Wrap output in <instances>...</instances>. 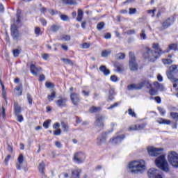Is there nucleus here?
Wrapping results in <instances>:
<instances>
[{"instance_id": "nucleus-36", "label": "nucleus", "mask_w": 178, "mask_h": 178, "mask_svg": "<svg viewBox=\"0 0 178 178\" xmlns=\"http://www.w3.org/2000/svg\"><path fill=\"white\" fill-rule=\"evenodd\" d=\"M169 49H172L173 51H177V49H178V44H170Z\"/></svg>"}, {"instance_id": "nucleus-25", "label": "nucleus", "mask_w": 178, "mask_h": 178, "mask_svg": "<svg viewBox=\"0 0 178 178\" xmlns=\"http://www.w3.org/2000/svg\"><path fill=\"white\" fill-rule=\"evenodd\" d=\"M56 95V92H55V90H52L51 92V95H49L47 96V99L49 101H54V99H55Z\"/></svg>"}, {"instance_id": "nucleus-55", "label": "nucleus", "mask_w": 178, "mask_h": 178, "mask_svg": "<svg viewBox=\"0 0 178 178\" xmlns=\"http://www.w3.org/2000/svg\"><path fill=\"white\" fill-rule=\"evenodd\" d=\"M103 143H104V138H97V145H102Z\"/></svg>"}, {"instance_id": "nucleus-14", "label": "nucleus", "mask_w": 178, "mask_h": 178, "mask_svg": "<svg viewBox=\"0 0 178 178\" xmlns=\"http://www.w3.org/2000/svg\"><path fill=\"white\" fill-rule=\"evenodd\" d=\"M81 155V153L74 154L73 160L75 163H82V162H84V158H82Z\"/></svg>"}, {"instance_id": "nucleus-29", "label": "nucleus", "mask_w": 178, "mask_h": 178, "mask_svg": "<svg viewBox=\"0 0 178 178\" xmlns=\"http://www.w3.org/2000/svg\"><path fill=\"white\" fill-rule=\"evenodd\" d=\"M163 63L165 65H172V63H173V60L170 58H165V59H163Z\"/></svg>"}, {"instance_id": "nucleus-53", "label": "nucleus", "mask_w": 178, "mask_h": 178, "mask_svg": "<svg viewBox=\"0 0 178 178\" xmlns=\"http://www.w3.org/2000/svg\"><path fill=\"white\" fill-rule=\"evenodd\" d=\"M128 112H129V115H131V116L136 118V113H134L131 108H129L128 110Z\"/></svg>"}, {"instance_id": "nucleus-9", "label": "nucleus", "mask_w": 178, "mask_h": 178, "mask_svg": "<svg viewBox=\"0 0 178 178\" xmlns=\"http://www.w3.org/2000/svg\"><path fill=\"white\" fill-rule=\"evenodd\" d=\"M30 70H31V73L33 76H38L40 72H42V68H41V67H37L34 64H31Z\"/></svg>"}, {"instance_id": "nucleus-41", "label": "nucleus", "mask_w": 178, "mask_h": 178, "mask_svg": "<svg viewBox=\"0 0 178 178\" xmlns=\"http://www.w3.org/2000/svg\"><path fill=\"white\" fill-rule=\"evenodd\" d=\"M170 116H171V118H172V119H175L176 120H178V113H175V112L172 111L170 113Z\"/></svg>"}, {"instance_id": "nucleus-21", "label": "nucleus", "mask_w": 178, "mask_h": 178, "mask_svg": "<svg viewBox=\"0 0 178 178\" xmlns=\"http://www.w3.org/2000/svg\"><path fill=\"white\" fill-rule=\"evenodd\" d=\"M38 169L42 176H44V170H45V163L42 161L38 165Z\"/></svg>"}, {"instance_id": "nucleus-12", "label": "nucleus", "mask_w": 178, "mask_h": 178, "mask_svg": "<svg viewBox=\"0 0 178 178\" xmlns=\"http://www.w3.org/2000/svg\"><path fill=\"white\" fill-rule=\"evenodd\" d=\"M123 140H124V135H122L117 138H113L110 140V143L112 145H116L117 144H120Z\"/></svg>"}, {"instance_id": "nucleus-44", "label": "nucleus", "mask_w": 178, "mask_h": 178, "mask_svg": "<svg viewBox=\"0 0 178 178\" xmlns=\"http://www.w3.org/2000/svg\"><path fill=\"white\" fill-rule=\"evenodd\" d=\"M13 54L15 58H17V56H19V55H20V50H19V49H14L13 51Z\"/></svg>"}, {"instance_id": "nucleus-47", "label": "nucleus", "mask_w": 178, "mask_h": 178, "mask_svg": "<svg viewBox=\"0 0 178 178\" xmlns=\"http://www.w3.org/2000/svg\"><path fill=\"white\" fill-rule=\"evenodd\" d=\"M20 13H22V11L20 10H18L17 11V24L20 22Z\"/></svg>"}, {"instance_id": "nucleus-56", "label": "nucleus", "mask_w": 178, "mask_h": 178, "mask_svg": "<svg viewBox=\"0 0 178 178\" xmlns=\"http://www.w3.org/2000/svg\"><path fill=\"white\" fill-rule=\"evenodd\" d=\"M120 103H115L114 104L111 105L110 107H108L107 109H113V108H116V106H119Z\"/></svg>"}, {"instance_id": "nucleus-39", "label": "nucleus", "mask_w": 178, "mask_h": 178, "mask_svg": "<svg viewBox=\"0 0 178 178\" xmlns=\"http://www.w3.org/2000/svg\"><path fill=\"white\" fill-rule=\"evenodd\" d=\"M140 38L141 40H147V35H145V30H142L140 33Z\"/></svg>"}, {"instance_id": "nucleus-52", "label": "nucleus", "mask_w": 178, "mask_h": 178, "mask_svg": "<svg viewBox=\"0 0 178 178\" xmlns=\"http://www.w3.org/2000/svg\"><path fill=\"white\" fill-rule=\"evenodd\" d=\"M27 99H28L29 104L30 105H32L33 104V99L31 98V95H27Z\"/></svg>"}, {"instance_id": "nucleus-46", "label": "nucleus", "mask_w": 178, "mask_h": 178, "mask_svg": "<svg viewBox=\"0 0 178 178\" xmlns=\"http://www.w3.org/2000/svg\"><path fill=\"white\" fill-rule=\"evenodd\" d=\"M104 26H105V24L104 22L99 23L97 26V30L101 31L102 29H104Z\"/></svg>"}, {"instance_id": "nucleus-34", "label": "nucleus", "mask_w": 178, "mask_h": 178, "mask_svg": "<svg viewBox=\"0 0 178 178\" xmlns=\"http://www.w3.org/2000/svg\"><path fill=\"white\" fill-rule=\"evenodd\" d=\"M158 111L161 116H165V115H166V111L165 108L162 107H158Z\"/></svg>"}, {"instance_id": "nucleus-62", "label": "nucleus", "mask_w": 178, "mask_h": 178, "mask_svg": "<svg viewBox=\"0 0 178 178\" xmlns=\"http://www.w3.org/2000/svg\"><path fill=\"white\" fill-rule=\"evenodd\" d=\"M169 111H170L171 112H176V111H177V108L175 107V106H170L168 108Z\"/></svg>"}, {"instance_id": "nucleus-59", "label": "nucleus", "mask_w": 178, "mask_h": 178, "mask_svg": "<svg viewBox=\"0 0 178 178\" xmlns=\"http://www.w3.org/2000/svg\"><path fill=\"white\" fill-rule=\"evenodd\" d=\"M11 156L10 155H8L5 159H4V162L6 163V165H8V163L9 162V159H10Z\"/></svg>"}, {"instance_id": "nucleus-33", "label": "nucleus", "mask_w": 178, "mask_h": 178, "mask_svg": "<svg viewBox=\"0 0 178 178\" xmlns=\"http://www.w3.org/2000/svg\"><path fill=\"white\" fill-rule=\"evenodd\" d=\"M67 5H74L76 6L77 5V0H66L65 2Z\"/></svg>"}, {"instance_id": "nucleus-61", "label": "nucleus", "mask_w": 178, "mask_h": 178, "mask_svg": "<svg viewBox=\"0 0 178 178\" xmlns=\"http://www.w3.org/2000/svg\"><path fill=\"white\" fill-rule=\"evenodd\" d=\"M17 121L19 122V123H22V122H23V116L19 115V114L17 115Z\"/></svg>"}, {"instance_id": "nucleus-31", "label": "nucleus", "mask_w": 178, "mask_h": 178, "mask_svg": "<svg viewBox=\"0 0 178 178\" xmlns=\"http://www.w3.org/2000/svg\"><path fill=\"white\" fill-rule=\"evenodd\" d=\"M62 62L65 63V65H71V66H73V62L72 60L68 58H61Z\"/></svg>"}, {"instance_id": "nucleus-6", "label": "nucleus", "mask_w": 178, "mask_h": 178, "mask_svg": "<svg viewBox=\"0 0 178 178\" xmlns=\"http://www.w3.org/2000/svg\"><path fill=\"white\" fill-rule=\"evenodd\" d=\"M129 69L130 70L136 71L138 69V64L136 61V56H134V53L129 51Z\"/></svg>"}, {"instance_id": "nucleus-43", "label": "nucleus", "mask_w": 178, "mask_h": 178, "mask_svg": "<svg viewBox=\"0 0 178 178\" xmlns=\"http://www.w3.org/2000/svg\"><path fill=\"white\" fill-rule=\"evenodd\" d=\"M81 48H82L83 49H87L90 48V43L85 42L81 44Z\"/></svg>"}, {"instance_id": "nucleus-19", "label": "nucleus", "mask_w": 178, "mask_h": 178, "mask_svg": "<svg viewBox=\"0 0 178 178\" xmlns=\"http://www.w3.org/2000/svg\"><path fill=\"white\" fill-rule=\"evenodd\" d=\"M99 70L103 73L104 76H109V74H111V71H109L108 68L105 67V65H102L99 67Z\"/></svg>"}, {"instance_id": "nucleus-58", "label": "nucleus", "mask_w": 178, "mask_h": 178, "mask_svg": "<svg viewBox=\"0 0 178 178\" xmlns=\"http://www.w3.org/2000/svg\"><path fill=\"white\" fill-rule=\"evenodd\" d=\"M155 12H156V9L147 10V13H149L150 15H152V17H154V15Z\"/></svg>"}, {"instance_id": "nucleus-3", "label": "nucleus", "mask_w": 178, "mask_h": 178, "mask_svg": "<svg viewBox=\"0 0 178 178\" xmlns=\"http://www.w3.org/2000/svg\"><path fill=\"white\" fill-rule=\"evenodd\" d=\"M156 166L163 170V172H168L169 171V165H168V161L165 158V156L161 155L155 161Z\"/></svg>"}, {"instance_id": "nucleus-32", "label": "nucleus", "mask_w": 178, "mask_h": 178, "mask_svg": "<svg viewBox=\"0 0 178 178\" xmlns=\"http://www.w3.org/2000/svg\"><path fill=\"white\" fill-rule=\"evenodd\" d=\"M60 29V26H59V25H52L50 27L51 31H53L54 33H56V31H58V30H59Z\"/></svg>"}, {"instance_id": "nucleus-7", "label": "nucleus", "mask_w": 178, "mask_h": 178, "mask_svg": "<svg viewBox=\"0 0 178 178\" xmlns=\"http://www.w3.org/2000/svg\"><path fill=\"white\" fill-rule=\"evenodd\" d=\"M172 73H178L177 65H172L170 67V70L167 72V76L169 80H172L178 83V79L173 76V74Z\"/></svg>"}, {"instance_id": "nucleus-45", "label": "nucleus", "mask_w": 178, "mask_h": 178, "mask_svg": "<svg viewBox=\"0 0 178 178\" xmlns=\"http://www.w3.org/2000/svg\"><path fill=\"white\" fill-rule=\"evenodd\" d=\"M60 17L63 22H67V20H69V17L65 15H61Z\"/></svg>"}, {"instance_id": "nucleus-37", "label": "nucleus", "mask_w": 178, "mask_h": 178, "mask_svg": "<svg viewBox=\"0 0 178 178\" xmlns=\"http://www.w3.org/2000/svg\"><path fill=\"white\" fill-rule=\"evenodd\" d=\"M170 24V19H168L163 23V27L168 28Z\"/></svg>"}, {"instance_id": "nucleus-15", "label": "nucleus", "mask_w": 178, "mask_h": 178, "mask_svg": "<svg viewBox=\"0 0 178 178\" xmlns=\"http://www.w3.org/2000/svg\"><path fill=\"white\" fill-rule=\"evenodd\" d=\"M18 162L16 164V168L17 170H20L22 169V166L23 165V162L24 159L23 157V154H20L17 159Z\"/></svg>"}, {"instance_id": "nucleus-13", "label": "nucleus", "mask_w": 178, "mask_h": 178, "mask_svg": "<svg viewBox=\"0 0 178 178\" xmlns=\"http://www.w3.org/2000/svg\"><path fill=\"white\" fill-rule=\"evenodd\" d=\"M11 35H12L13 40H17L19 38V31H17V29L16 28V24H13L11 26Z\"/></svg>"}, {"instance_id": "nucleus-5", "label": "nucleus", "mask_w": 178, "mask_h": 178, "mask_svg": "<svg viewBox=\"0 0 178 178\" xmlns=\"http://www.w3.org/2000/svg\"><path fill=\"white\" fill-rule=\"evenodd\" d=\"M168 162L174 168H178V154L176 152H170L168 154Z\"/></svg>"}, {"instance_id": "nucleus-63", "label": "nucleus", "mask_w": 178, "mask_h": 178, "mask_svg": "<svg viewBox=\"0 0 178 178\" xmlns=\"http://www.w3.org/2000/svg\"><path fill=\"white\" fill-rule=\"evenodd\" d=\"M55 145L57 148H62V143H60V142L56 141Z\"/></svg>"}, {"instance_id": "nucleus-17", "label": "nucleus", "mask_w": 178, "mask_h": 178, "mask_svg": "<svg viewBox=\"0 0 178 178\" xmlns=\"http://www.w3.org/2000/svg\"><path fill=\"white\" fill-rule=\"evenodd\" d=\"M115 67H116L118 73H123V72L126 70V68H124V65H123V64L117 63L115 64Z\"/></svg>"}, {"instance_id": "nucleus-40", "label": "nucleus", "mask_w": 178, "mask_h": 178, "mask_svg": "<svg viewBox=\"0 0 178 178\" xmlns=\"http://www.w3.org/2000/svg\"><path fill=\"white\" fill-rule=\"evenodd\" d=\"M60 40L62 41H70V36L67 35H64L61 37Z\"/></svg>"}, {"instance_id": "nucleus-60", "label": "nucleus", "mask_w": 178, "mask_h": 178, "mask_svg": "<svg viewBox=\"0 0 178 178\" xmlns=\"http://www.w3.org/2000/svg\"><path fill=\"white\" fill-rule=\"evenodd\" d=\"M42 58H43L44 60H47V59L49 58V54H42Z\"/></svg>"}, {"instance_id": "nucleus-38", "label": "nucleus", "mask_w": 178, "mask_h": 178, "mask_svg": "<svg viewBox=\"0 0 178 178\" xmlns=\"http://www.w3.org/2000/svg\"><path fill=\"white\" fill-rule=\"evenodd\" d=\"M61 127L63 128V131H69V127L65 124V122H61Z\"/></svg>"}, {"instance_id": "nucleus-64", "label": "nucleus", "mask_w": 178, "mask_h": 178, "mask_svg": "<svg viewBox=\"0 0 178 178\" xmlns=\"http://www.w3.org/2000/svg\"><path fill=\"white\" fill-rule=\"evenodd\" d=\"M54 136H60V129H58L57 130L54 131Z\"/></svg>"}, {"instance_id": "nucleus-50", "label": "nucleus", "mask_w": 178, "mask_h": 178, "mask_svg": "<svg viewBox=\"0 0 178 178\" xmlns=\"http://www.w3.org/2000/svg\"><path fill=\"white\" fill-rule=\"evenodd\" d=\"M45 86H46L47 88H54V83H50V82H46Z\"/></svg>"}, {"instance_id": "nucleus-23", "label": "nucleus", "mask_w": 178, "mask_h": 178, "mask_svg": "<svg viewBox=\"0 0 178 178\" xmlns=\"http://www.w3.org/2000/svg\"><path fill=\"white\" fill-rule=\"evenodd\" d=\"M154 86L156 87V89L159 90V91H163L165 90V87L163 85L158 83V82H154Z\"/></svg>"}, {"instance_id": "nucleus-48", "label": "nucleus", "mask_w": 178, "mask_h": 178, "mask_svg": "<svg viewBox=\"0 0 178 178\" xmlns=\"http://www.w3.org/2000/svg\"><path fill=\"white\" fill-rule=\"evenodd\" d=\"M113 94H114L113 90H111L110 95L108 97V101H112V99H113Z\"/></svg>"}, {"instance_id": "nucleus-2", "label": "nucleus", "mask_w": 178, "mask_h": 178, "mask_svg": "<svg viewBox=\"0 0 178 178\" xmlns=\"http://www.w3.org/2000/svg\"><path fill=\"white\" fill-rule=\"evenodd\" d=\"M152 48L155 51L152 49H147V52L144 54L145 58L148 59L149 62H155L156 59L159 58L162 54H165V51L161 49L158 43H154Z\"/></svg>"}, {"instance_id": "nucleus-11", "label": "nucleus", "mask_w": 178, "mask_h": 178, "mask_svg": "<svg viewBox=\"0 0 178 178\" xmlns=\"http://www.w3.org/2000/svg\"><path fill=\"white\" fill-rule=\"evenodd\" d=\"M70 99L73 104V105H79V102H80V96L76 93H72L70 95Z\"/></svg>"}, {"instance_id": "nucleus-4", "label": "nucleus", "mask_w": 178, "mask_h": 178, "mask_svg": "<svg viewBox=\"0 0 178 178\" xmlns=\"http://www.w3.org/2000/svg\"><path fill=\"white\" fill-rule=\"evenodd\" d=\"M146 87V88H149L151 87V84L149 83V81H143L138 84H131L128 86V90H141V88Z\"/></svg>"}, {"instance_id": "nucleus-26", "label": "nucleus", "mask_w": 178, "mask_h": 178, "mask_svg": "<svg viewBox=\"0 0 178 178\" xmlns=\"http://www.w3.org/2000/svg\"><path fill=\"white\" fill-rule=\"evenodd\" d=\"M83 15H84V13H83V10H81V9H79L78 10V15H77V18H76L77 22H81V20H83Z\"/></svg>"}, {"instance_id": "nucleus-30", "label": "nucleus", "mask_w": 178, "mask_h": 178, "mask_svg": "<svg viewBox=\"0 0 178 178\" xmlns=\"http://www.w3.org/2000/svg\"><path fill=\"white\" fill-rule=\"evenodd\" d=\"M112 51L111 50H104L102 52V58H106L108 55H111Z\"/></svg>"}, {"instance_id": "nucleus-51", "label": "nucleus", "mask_w": 178, "mask_h": 178, "mask_svg": "<svg viewBox=\"0 0 178 178\" xmlns=\"http://www.w3.org/2000/svg\"><path fill=\"white\" fill-rule=\"evenodd\" d=\"M111 81H113L114 83H116V81H119V79H118V76L115 75H113L111 76Z\"/></svg>"}, {"instance_id": "nucleus-22", "label": "nucleus", "mask_w": 178, "mask_h": 178, "mask_svg": "<svg viewBox=\"0 0 178 178\" xmlns=\"http://www.w3.org/2000/svg\"><path fill=\"white\" fill-rule=\"evenodd\" d=\"M144 128V125H133L129 127V130L134 131V130H143Z\"/></svg>"}, {"instance_id": "nucleus-35", "label": "nucleus", "mask_w": 178, "mask_h": 178, "mask_svg": "<svg viewBox=\"0 0 178 178\" xmlns=\"http://www.w3.org/2000/svg\"><path fill=\"white\" fill-rule=\"evenodd\" d=\"M22 88H23V87L22 86H17L15 88V90H16L15 94H17V95H22Z\"/></svg>"}, {"instance_id": "nucleus-49", "label": "nucleus", "mask_w": 178, "mask_h": 178, "mask_svg": "<svg viewBox=\"0 0 178 178\" xmlns=\"http://www.w3.org/2000/svg\"><path fill=\"white\" fill-rule=\"evenodd\" d=\"M49 124H51V120H47L43 123V127L48 129L49 127Z\"/></svg>"}, {"instance_id": "nucleus-57", "label": "nucleus", "mask_w": 178, "mask_h": 178, "mask_svg": "<svg viewBox=\"0 0 178 178\" xmlns=\"http://www.w3.org/2000/svg\"><path fill=\"white\" fill-rule=\"evenodd\" d=\"M150 95H156V90L155 89H150L149 90Z\"/></svg>"}, {"instance_id": "nucleus-18", "label": "nucleus", "mask_w": 178, "mask_h": 178, "mask_svg": "<svg viewBox=\"0 0 178 178\" xmlns=\"http://www.w3.org/2000/svg\"><path fill=\"white\" fill-rule=\"evenodd\" d=\"M156 122L159 124H171L172 123V121L163 118H159Z\"/></svg>"}, {"instance_id": "nucleus-8", "label": "nucleus", "mask_w": 178, "mask_h": 178, "mask_svg": "<svg viewBox=\"0 0 178 178\" xmlns=\"http://www.w3.org/2000/svg\"><path fill=\"white\" fill-rule=\"evenodd\" d=\"M163 149L162 148H156L154 146H149L147 147V152L150 156H158L161 155Z\"/></svg>"}, {"instance_id": "nucleus-1", "label": "nucleus", "mask_w": 178, "mask_h": 178, "mask_svg": "<svg viewBox=\"0 0 178 178\" xmlns=\"http://www.w3.org/2000/svg\"><path fill=\"white\" fill-rule=\"evenodd\" d=\"M128 169L134 175L144 173L147 169L145 161L143 159L132 161L129 163Z\"/></svg>"}, {"instance_id": "nucleus-27", "label": "nucleus", "mask_w": 178, "mask_h": 178, "mask_svg": "<svg viewBox=\"0 0 178 178\" xmlns=\"http://www.w3.org/2000/svg\"><path fill=\"white\" fill-rule=\"evenodd\" d=\"M101 111V107L92 106L89 110L90 113H95L97 112H99Z\"/></svg>"}, {"instance_id": "nucleus-16", "label": "nucleus", "mask_w": 178, "mask_h": 178, "mask_svg": "<svg viewBox=\"0 0 178 178\" xmlns=\"http://www.w3.org/2000/svg\"><path fill=\"white\" fill-rule=\"evenodd\" d=\"M80 173H81V170L75 168L72 171V176L73 178H79L80 177Z\"/></svg>"}, {"instance_id": "nucleus-20", "label": "nucleus", "mask_w": 178, "mask_h": 178, "mask_svg": "<svg viewBox=\"0 0 178 178\" xmlns=\"http://www.w3.org/2000/svg\"><path fill=\"white\" fill-rule=\"evenodd\" d=\"M66 99H60L56 102L57 106H60V108L63 106H66Z\"/></svg>"}, {"instance_id": "nucleus-10", "label": "nucleus", "mask_w": 178, "mask_h": 178, "mask_svg": "<svg viewBox=\"0 0 178 178\" xmlns=\"http://www.w3.org/2000/svg\"><path fill=\"white\" fill-rule=\"evenodd\" d=\"M104 120H105V117L103 115H98L96 118V121L95 125L96 127H104Z\"/></svg>"}, {"instance_id": "nucleus-28", "label": "nucleus", "mask_w": 178, "mask_h": 178, "mask_svg": "<svg viewBox=\"0 0 178 178\" xmlns=\"http://www.w3.org/2000/svg\"><path fill=\"white\" fill-rule=\"evenodd\" d=\"M116 59H119L120 60L124 59V58H126V54L124 53H118L116 56H115Z\"/></svg>"}, {"instance_id": "nucleus-24", "label": "nucleus", "mask_w": 178, "mask_h": 178, "mask_svg": "<svg viewBox=\"0 0 178 178\" xmlns=\"http://www.w3.org/2000/svg\"><path fill=\"white\" fill-rule=\"evenodd\" d=\"M14 109L15 112V115H19L20 112L22 111V108L17 103L14 104Z\"/></svg>"}, {"instance_id": "nucleus-54", "label": "nucleus", "mask_w": 178, "mask_h": 178, "mask_svg": "<svg viewBox=\"0 0 178 178\" xmlns=\"http://www.w3.org/2000/svg\"><path fill=\"white\" fill-rule=\"evenodd\" d=\"M137 12V9L136 8H129V15H134Z\"/></svg>"}, {"instance_id": "nucleus-42", "label": "nucleus", "mask_w": 178, "mask_h": 178, "mask_svg": "<svg viewBox=\"0 0 178 178\" xmlns=\"http://www.w3.org/2000/svg\"><path fill=\"white\" fill-rule=\"evenodd\" d=\"M35 34H36V35H40L41 34V28L36 26L35 27Z\"/></svg>"}]
</instances>
